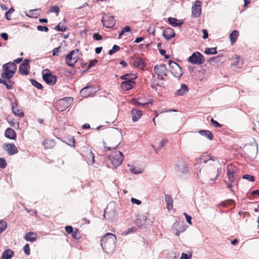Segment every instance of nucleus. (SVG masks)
Returning a JSON list of instances; mask_svg holds the SVG:
<instances>
[{
	"label": "nucleus",
	"mask_w": 259,
	"mask_h": 259,
	"mask_svg": "<svg viewBox=\"0 0 259 259\" xmlns=\"http://www.w3.org/2000/svg\"><path fill=\"white\" fill-rule=\"evenodd\" d=\"M116 242V236L112 233H108L101 239V245L106 253H110L114 250Z\"/></svg>",
	"instance_id": "1"
},
{
	"label": "nucleus",
	"mask_w": 259,
	"mask_h": 259,
	"mask_svg": "<svg viewBox=\"0 0 259 259\" xmlns=\"http://www.w3.org/2000/svg\"><path fill=\"white\" fill-rule=\"evenodd\" d=\"M123 155L120 151H113L108 157L109 160L114 167H117L121 164L123 160Z\"/></svg>",
	"instance_id": "2"
},
{
	"label": "nucleus",
	"mask_w": 259,
	"mask_h": 259,
	"mask_svg": "<svg viewBox=\"0 0 259 259\" xmlns=\"http://www.w3.org/2000/svg\"><path fill=\"white\" fill-rule=\"evenodd\" d=\"M73 102V98L66 97L60 99L56 103V108L58 111H63L69 107Z\"/></svg>",
	"instance_id": "3"
},
{
	"label": "nucleus",
	"mask_w": 259,
	"mask_h": 259,
	"mask_svg": "<svg viewBox=\"0 0 259 259\" xmlns=\"http://www.w3.org/2000/svg\"><path fill=\"white\" fill-rule=\"evenodd\" d=\"M147 213L139 214L135 220L136 224L141 228H146V226L151 225L153 222V219L149 222L147 220Z\"/></svg>",
	"instance_id": "4"
},
{
	"label": "nucleus",
	"mask_w": 259,
	"mask_h": 259,
	"mask_svg": "<svg viewBox=\"0 0 259 259\" xmlns=\"http://www.w3.org/2000/svg\"><path fill=\"white\" fill-rule=\"evenodd\" d=\"M188 61L195 65H201L205 61L204 56L199 52H195L190 56Z\"/></svg>",
	"instance_id": "5"
},
{
	"label": "nucleus",
	"mask_w": 259,
	"mask_h": 259,
	"mask_svg": "<svg viewBox=\"0 0 259 259\" xmlns=\"http://www.w3.org/2000/svg\"><path fill=\"white\" fill-rule=\"evenodd\" d=\"M79 52L78 49L72 50L66 56L65 61L66 64L70 67H73L74 64L77 62L78 57L76 55Z\"/></svg>",
	"instance_id": "6"
},
{
	"label": "nucleus",
	"mask_w": 259,
	"mask_h": 259,
	"mask_svg": "<svg viewBox=\"0 0 259 259\" xmlns=\"http://www.w3.org/2000/svg\"><path fill=\"white\" fill-rule=\"evenodd\" d=\"M168 64L170 67V72L176 77H180L183 75L181 68L176 62L169 61Z\"/></svg>",
	"instance_id": "7"
},
{
	"label": "nucleus",
	"mask_w": 259,
	"mask_h": 259,
	"mask_svg": "<svg viewBox=\"0 0 259 259\" xmlns=\"http://www.w3.org/2000/svg\"><path fill=\"white\" fill-rule=\"evenodd\" d=\"M237 168L235 166L230 164L227 167V175L229 182L231 183H235L236 178L235 176L236 174Z\"/></svg>",
	"instance_id": "8"
},
{
	"label": "nucleus",
	"mask_w": 259,
	"mask_h": 259,
	"mask_svg": "<svg viewBox=\"0 0 259 259\" xmlns=\"http://www.w3.org/2000/svg\"><path fill=\"white\" fill-rule=\"evenodd\" d=\"M42 78L48 84L53 85L56 82V76L52 75L48 69L42 71Z\"/></svg>",
	"instance_id": "9"
},
{
	"label": "nucleus",
	"mask_w": 259,
	"mask_h": 259,
	"mask_svg": "<svg viewBox=\"0 0 259 259\" xmlns=\"http://www.w3.org/2000/svg\"><path fill=\"white\" fill-rule=\"evenodd\" d=\"M131 103L135 105H142L144 106L149 104H152L153 100L151 98H147L146 97H139L137 99H133L131 100Z\"/></svg>",
	"instance_id": "10"
},
{
	"label": "nucleus",
	"mask_w": 259,
	"mask_h": 259,
	"mask_svg": "<svg viewBox=\"0 0 259 259\" xmlns=\"http://www.w3.org/2000/svg\"><path fill=\"white\" fill-rule=\"evenodd\" d=\"M137 77V75H133V77H131L130 79L122 82L120 85L121 89L124 91H128L132 89L135 84L134 80Z\"/></svg>",
	"instance_id": "11"
},
{
	"label": "nucleus",
	"mask_w": 259,
	"mask_h": 259,
	"mask_svg": "<svg viewBox=\"0 0 259 259\" xmlns=\"http://www.w3.org/2000/svg\"><path fill=\"white\" fill-rule=\"evenodd\" d=\"M97 88L94 85H88L82 89L80 91V94L83 97L87 98L97 92Z\"/></svg>",
	"instance_id": "12"
},
{
	"label": "nucleus",
	"mask_w": 259,
	"mask_h": 259,
	"mask_svg": "<svg viewBox=\"0 0 259 259\" xmlns=\"http://www.w3.org/2000/svg\"><path fill=\"white\" fill-rule=\"evenodd\" d=\"M6 64H7L9 69H10V73L9 74L8 73H2L1 76L3 78L10 79L13 76L14 74H15L17 69V66L15 63L13 62H9L6 63Z\"/></svg>",
	"instance_id": "13"
},
{
	"label": "nucleus",
	"mask_w": 259,
	"mask_h": 259,
	"mask_svg": "<svg viewBox=\"0 0 259 259\" xmlns=\"http://www.w3.org/2000/svg\"><path fill=\"white\" fill-rule=\"evenodd\" d=\"M102 22L103 25L107 28H111L115 24L114 18L112 16L104 15L102 19Z\"/></svg>",
	"instance_id": "14"
},
{
	"label": "nucleus",
	"mask_w": 259,
	"mask_h": 259,
	"mask_svg": "<svg viewBox=\"0 0 259 259\" xmlns=\"http://www.w3.org/2000/svg\"><path fill=\"white\" fill-rule=\"evenodd\" d=\"M201 13V3L196 1L192 7V14L193 17L198 18Z\"/></svg>",
	"instance_id": "15"
},
{
	"label": "nucleus",
	"mask_w": 259,
	"mask_h": 259,
	"mask_svg": "<svg viewBox=\"0 0 259 259\" xmlns=\"http://www.w3.org/2000/svg\"><path fill=\"white\" fill-rule=\"evenodd\" d=\"M29 62V60L25 59L24 62L20 64L19 71L21 74L27 75L29 73V65L28 63Z\"/></svg>",
	"instance_id": "16"
},
{
	"label": "nucleus",
	"mask_w": 259,
	"mask_h": 259,
	"mask_svg": "<svg viewBox=\"0 0 259 259\" xmlns=\"http://www.w3.org/2000/svg\"><path fill=\"white\" fill-rule=\"evenodd\" d=\"M3 147L10 155L16 154L18 152L16 147L13 144H4Z\"/></svg>",
	"instance_id": "17"
},
{
	"label": "nucleus",
	"mask_w": 259,
	"mask_h": 259,
	"mask_svg": "<svg viewBox=\"0 0 259 259\" xmlns=\"http://www.w3.org/2000/svg\"><path fill=\"white\" fill-rule=\"evenodd\" d=\"M154 72L159 76H166L167 69L165 65H157L154 68Z\"/></svg>",
	"instance_id": "18"
},
{
	"label": "nucleus",
	"mask_w": 259,
	"mask_h": 259,
	"mask_svg": "<svg viewBox=\"0 0 259 259\" xmlns=\"http://www.w3.org/2000/svg\"><path fill=\"white\" fill-rule=\"evenodd\" d=\"M12 110L13 113L17 116L19 117H23L24 116V114L23 111L18 108V101L15 100V103L12 102Z\"/></svg>",
	"instance_id": "19"
},
{
	"label": "nucleus",
	"mask_w": 259,
	"mask_h": 259,
	"mask_svg": "<svg viewBox=\"0 0 259 259\" xmlns=\"http://www.w3.org/2000/svg\"><path fill=\"white\" fill-rule=\"evenodd\" d=\"M133 65L141 70H144L145 67V63L142 58H136L133 60Z\"/></svg>",
	"instance_id": "20"
},
{
	"label": "nucleus",
	"mask_w": 259,
	"mask_h": 259,
	"mask_svg": "<svg viewBox=\"0 0 259 259\" xmlns=\"http://www.w3.org/2000/svg\"><path fill=\"white\" fill-rule=\"evenodd\" d=\"M162 35L166 40H169L175 37V33L173 29L167 28L163 31Z\"/></svg>",
	"instance_id": "21"
},
{
	"label": "nucleus",
	"mask_w": 259,
	"mask_h": 259,
	"mask_svg": "<svg viewBox=\"0 0 259 259\" xmlns=\"http://www.w3.org/2000/svg\"><path fill=\"white\" fill-rule=\"evenodd\" d=\"M5 135L7 138L12 140H15L17 137L16 132L11 128H8L5 131Z\"/></svg>",
	"instance_id": "22"
},
{
	"label": "nucleus",
	"mask_w": 259,
	"mask_h": 259,
	"mask_svg": "<svg viewBox=\"0 0 259 259\" xmlns=\"http://www.w3.org/2000/svg\"><path fill=\"white\" fill-rule=\"evenodd\" d=\"M131 114L132 116V120L134 122L137 121L141 117L142 113V111L133 109L132 110Z\"/></svg>",
	"instance_id": "23"
},
{
	"label": "nucleus",
	"mask_w": 259,
	"mask_h": 259,
	"mask_svg": "<svg viewBox=\"0 0 259 259\" xmlns=\"http://www.w3.org/2000/svg\"><path fill=\"white\" fill-rule=\"evenodd\" d=\"M168 22L172 26L177 27L181 25L183 23V21L181 20H178L176 18L169 17L168 18Z\"/></svg>",
	"instance_id": "24"
},
{
	"label": "nucleus",
	"mask_w": 259,
	"mask_h": 259,
	"mask_svg": "<svg viewBox=\"0 0 259 259\" xmlns=\"http://www.w3.org/2000/svg\"><path fill=\"white\" fill-rule=\"evenodd\" d=\"M164 199L167 209L169 210L172 209L173 207V199L171 196L168 194H165Z\"/></svg>",
	"instance_id": "25"
},
{
	"label": "nucleus",
	"mask_w": 259,
	"mask_h": 259,
	"mask_svg": "<svg viewBox=\"0 0 259 259\" xmlns=\"http://www.w3.org/2000/svg\"><path fill=\"white\" fill-rule=\"evenodd\" d=\"M189 91V88L187 85L182 84L181 88L177 91L176 94L178 96H183Z\"/></svg>",
	"instance_id": "26"
},
{
	"label": "nucleus",
	"mask_w": 259,
	"mask_h": 259,
	"mask_svg": "<svg viewBox=\"0 0 259 259\" xmlns=\"http://www.w3.org/2000/svg\"><path fill=\"white\" fill-rule=\"evenodd\" d=\"M14 252L10 249H6L4 250L2 255V259H10L14 255Z\"/></svg>",
	"instance_id": "27"
},
{
	"label": "nucleus",
	"mask_w": 259,
	"mask_h": 259,
	"mask_svg": "<svg viewBox=\"0 0 259 259\" xmlns=\"http://www.w3.org/2000/svg\"><path fill=\"white\" fill-rule=\"evenodd\" d=\"M128 166L130 167V171L134 175L141 174L144 171L143 168L136 167L133 165H130L128 164Z\"/></svg>",
	"instance_id": "28"
},
{
	"label": "nucleus",
	"mask_w": 259,
	"mask_h": 259,
	"mask_svg": "<svg viewBox=\"0 0 259 259\" xmlns=\"http://www.w3.org/2000/svg\"><path fill=\"white\" fill-rule=\"evenodd\" d=\"M24 238L26 240L32 242L36 240V234L33 232H30L26 234Z\"/></svg>",
	"instance_id": "29"
},
{
	"label": "nucleus",
	"mask_w": 259,
	"mask_h": 259,
	"mask_svg": "<svg viewBox=\"0 0 259 259\" xmlns=\"http://www.w3.org/2000/svg\"><path fill=\"white\" fill-rule=\"evenodd\" d=\"M198 133L201 136L205 137L210 140H212L213 138V134L209 131L200 130L198 132Z\"/></svg>",
	"instance_id": "30"
},
{
	"label": "nucleus",
	"mask_w": 259,
	"mask_h": 259,
	"mask_svg": "<svg viewBox=\"0 0 259 259\" xmlns=\"http://www.w3.org/2000/svg\"><path fill=\"white\" fill-rule=\"evenodd\" d=\"M239 35L238 31L234 30L230 34V38L231 44H233L236 42L237 36Z\"/></svg>",
	"instance_id": "31"
},
{
	"label": "nucleus",
	"mask_w": 259,
	"mask_h": 259,
	"mask_svg": "<svg viewBox=\"0 0 259 259\" xmlns=\"http://www.w3.org/2000/svg\"><path fill=\"white\" fill-rule=\"evenodd\" d=\"M43 144L46 148L48 149L52 148L55 143L52 140L45 139L43 142Z\"/></svg>",
	"instance_id": "32"
},
{
	"label": "nucleus",
	"mask_w": 259,
	"mask_h": 259,
	"mask_svg": "<svg viewBox=\"0 0 259 259\" xmlns=\"http://www.w3.org/2000/svg\"><path fill=\"white\" fill-rule=\"evenodd\" d=\"M179 170L184 174H187L189 172V167L186 164H183L181 165H179L178 167Z\"/></svg>",
	"instance_id": "33"
},
{
	"label": "nucleus",
	"mask_w": 259,
	"mask_h": 259,
	"mask_svg": "<svg viewBox=\"0 0 259 259\" xmlns=\"http://www.w3.org/2000/svg\"><path fill=\"white\" fill-rule=\"evenodd\" d=\"M40 11V9L30 10L26 14L29 17H35L38 14V12Z\"/></svg>",
	"instance_id": "34"
},
{
	"label": "nucleus",
	"mask_w": 259,
	"mask_h": 259,
	"mask_svg": "<svg viewBox=\"0 0 259 259\" xmlns=\"http://www.w3.org/2000/svg\"><path fill=\"white\" fill-rule=\"evenodd\" d=\"M167 142V139H163L161 141V142H160L159 146L157 148H156L154 146H152V147L154 148L155 151L156 152V153H158V151L159 150H160V149L163 147L165 144Z\"/></svg>",
	"instance_id": "35"
},
{
	"label": "nucleus",
	"mask_w": 259,
	"mask_h": 259,
	"mask_svg": "<svg viewBox=\"0 0 259 259\" xmlns=\"http://www.w3.org/2000/svg\"><path fill=\"white\" fill-rule=\"evenodd\" d=\"M205 53L208 55L217 54L216 48H206L204 51Z\"/></svg>",
	"instance_id": "36"
},
{
	"label": "nucleus",
	"mask_w": 259,
	"mask_h": 259,
	"mask_svg": "<svg viewBox=\"0 0 259 259\" xmlns=\"http://www.w3.org/2000/svg\"><path fill=\"white\" fill-rule=\"evenodd\" d=\"M7 228V222L3 220L0 221V233L4 232L6 229Z\"/></svg>",
	"instance_id": "37"
},
{
	"label": "nucleus",
	"mask_w": 259,
	"mask_h": 259,
	"mask_svg": "<svg viewBox=\"0 0 259 259\" xmlns=\"http://www.w3.org/2000/svg\"><path fill=\"white\" fill-rule=\"evenodd\" d=\"M131 31V27L129 26H126L122 28L121 32L119 34V38H121L122 35L125 34L126 32H128Z\"/></svg>",
	"instance_id": "38"
},
{
	"label": "nucleus",
	"mask_w": 259,
	"mask_h": 259,
	"mask_svg": "<svg viewBox=\"0 0 259 259\" xmlns=\"http://www.w3.org/2000/svg\"><path fill=\"white\" fill-rule=\"evenodd\" d=\"M30 81L31 82V84L36 87L38 89H41L42 88V85L37 82L36 80L34 79H30Z\"/></svg>",
	"instance_id": "39"
},
{
	"label": "nucleus",
	"mask_w": 259,
	"mask_h": 259,
	"mask_svg": "<svg viewBox=\"0 0 259 259\" xmlns=\"http://www.w3.org/2000/svg\"><path fill=\"white\" fill-rule=\"evenodd\" d=\"M94 162H95V160H94V156L93 153L92 152H90L89 153L88 162L90 165H93L94 164Z\"/></svg>",
	"instance_id": "40"
},
{
	"label": "nucleus",
	"mask_w": 259,
	"mask_h": 259,
	"mask_svg": "<svg viewBox=\"0 0 259 259\" xmlns=\"http://www.w3.org/2000/svg\"><path fill=\"white\" fill-rule=\"evenodd\" d=\"M120 47L116 45H114L112 49L109 51L108 54L110 55H112L115 53L117 51L119 50Z\"/></svg>",
	"instance_id": "41"
},
{
	"label": "nucleus",
	"mask_w": 259,
	"mask_h": 259,
	"mask_svg": "<svg viewBox=\"0 0 259 259\" xmlns=\"http://www.w3.org/2000/svg\"><path fill=\"white\" fill-rule=\"evenodd\" d=\"M50 12L56 13L57 15H58L59 12V8L57 6H53L50 7Z\"/></svg>",
	"instance_id": "42"
},
{
	"label": "nucleus",
	"mask_w": 259,
	"mask_h": 259,
	"mask_svg": "<svg viewBox=\"0 0 259 259\" xmlns=\"http://www.w3.org/2000/svg\"><path fill=\"white\" fill-rule=\"evenodd\" d=\"M133 75H136V74H132V73H126L124 75H121L120 76V79L122 80H127V79H130V76L133 77Z\"/></svg>",
	"instance_id": "43"
},
{
	"label": "nucleus",
	"mask_w": 259,
	"mask_h": 259,
	"mask_svg": "<svg viewBox=\"0 0 259 259\" xmlns=\"http://www.w3.org/2000/svg\"><path fill=\"white\" fill-rule=\"evenodd\" d=\"M55 29L57 31H65L66 29V28L64 26H61L60 23H59L58 25L55 26Z\"/></svg>",
	"instance_id": "44"
},
{
	"label": "nucleus",
	"mask_w": 259,
	"mask_h": 259,
	"mask_svg": "<svg viewBox=\"0 0 259 259\" xmlns=\"http://www.w3.org/2000/svg\"><path fill=\"white\" fill-rule=\"evenodd\" d=\"M0 83H3L4 85H6V87L8 90H12L13 89V86L12 85L7 84V82L2 78H0Z\"/></svg>",
	"instance_id": "45"
},
{
	"label": "nucleus",
	"mask_w": 259,
	"mask_h": 259,
	"mask_svg": "<svg viewBox=\"0 0 259 259\" xmlns=\"http://www.w3.org/2000/svg\"><path fill=\"white\" fill-rule=\"evenodd\" d=\"M243 179L248 180L250 182H254V178L253 176L250 175H245L243 176Z\"/></svg>",
	"instance_id": "46"
},
{
	"label": "nucleus",
	"mask_w": 259,
	"mask_h": 259,
	"mask_svg": "<svg viewBox=\"0 0 259 259\" xmlns=\"http://www.w3.org/2000/svg\"><path fill=\"white\" fill-rule=\"evenodd\" d=\"M7 166V162L5 158H0V168H5Z\"/></svg>",
	"instance_id": "47"
},
{
	"label": "nucleus",
	"mask_w": 259,
	"mask_h": 259,
	"mask_svg": "<svg viewBox=\"0 0 259 259\" xmlns=\"http://www.w3.org/2000/svg\"><path fill=\"white\" fill-rule=\"evenodd\" d=\"M233 203H234V202H233V200H228L227 201L222 202L221 204L223 206L226 207V206L229 205H233Z\"/></svg>",
	"instance_id": "48"
},
{
	"label": "nucleus",
	"mask_w": 259,
	"mask_h": 259,
	"mask_svg": "<svg viewBox=\"0 0 259 259\" xmlns=\"http://www.w3.org/2000/svg\"><path fill=\"white\" fill-rule=\"evenodd\" d=\"M23 251L27 255L30 254V250L28 244H26L24 245L23 247Z\"/></svg>",
	"instance_id": "49"
},
{
	"label": "nucleus",
	"mask_w": 259,
	"mask_h": 259,
	"mask_svg": "<svg viewBox=\"0 0 259 259\" xmlns=\"http://www.w3.org/2000/svg\"><path fill=\"white\" fill-rule=\"evenodd\" d=\"M136 230V228L135 227H132L131 228H128L127 230L125 231L123 233L124 235H127L128 234L132 233L135 232Z\"/></svg>",
	"instance_id": "50"
},
{
	"label": "nucleus",
	"mask_w": 259,
	"mask_h": 259,
	"mask_svg": "<svg viewBox=\"0 0 259 259\" xmlns=\"http://www.w3.org/2000/svg\"><path fill=\"white\" fill-rule=\"evenodd\" d=\"M37 29L38 30L40 31L47 32L49 30V29L47 26L41 25H38L37 26Z\"/></svg>",
	"instance_id": "51"
},
{
	"label": "nucleus",
	"mask_w": 259,
	"mask_h": 259,
	"mask_svg": "<svg viewBox=\"0 0 259 259\" xmlns=\"http://www.w3.org/2000/svg\"><path fill=\"white\" fill-rule=\"evenodd\" d=\"M210 121L212 125L215 127H220L222 126V125L220 123H219L218 121L216 120H214L213 118H211L210 119Z\"/></svg>",
	"instance_id": "52"
},
{
	"label": "nucleus",
	"mask_w": 259,
	"mask_h": 259,
	"mask_svg": "<svg viewBox=\"0 0 259 259\" xmlns=\"http://www.w3.org/2000/svg\"><path fill=\"white\" fill-rule=\"evenodd\" d=\"M93 37L96 40H100L102 39V36L98 33H95L93 35Z\"/></svg>",
	"instance_id": "53"
},
{
	"label": "nucleus",
	"mask_w": 259,
	"mask_h": 259,
	"mask_svg": "<svg viewBox=\"0 0 259 259\" xmlns=\"http://www.w3.org/2000/svg\"><path fill=\"white\" fill-rule=\"evenodd\" d=\"M61 51V47H57L54 49L53 51V56H57L59 55Z\"/></svg>",
	"instance_id": "54"
},
{
	"label": "nucleus",
	"mask_w": 259,
	"mask_h": 259,
	"mask_svg": "<svg viewBox=\"0 0 259 259\" xmlns=\"http://www.w3.org/2000/svg\"><path fill=\"white\" fill-rule=\"evenodd\" d=\"M119 144V143H118L117 144H116L115 145L112 146L111 147H107L105 145L106 143H104V146L107 149V150L109 151V150H111V149H116L117 147V146H118Z\"/></svg>",
	"instance_id": "55"
},
{
	"label": "nucleus",
	"mask_w": 259,
	"mask_h": 259,
	"mask_svg": "<svg viewBox=\"0 0 259 259\" xmlns=\"http://www.w3.org/2000/svg\"><path fill=\"white\" fill-rule=\"evenodd\" d=\"M65 231L68 234H71L73 233V229L71 226H67L65 227Z\"/></svg>",
	"instance_id": "56"
},
{
	"label": "nucleus",
	"mask_w": 259,
	"mask_h": 259,
	"mask_svg": "<svg viewBox=\"0 0 259 259\" xmlns=\"http://www.w3.org/2000/svg\"><path fill=\"white\" fill-rule=\"evenodd\" d=\"M3 69L4 70V71L2 73H8L9 74L10 73V69H9L7 64H5L3 66Z\"/></svg>",
	"instance_id": "57"
},
{
	"label": "nucleus",
	"mask_w": 259,
	"mask_h": 259,
	"mask_svg": "<svg viewBox=\"0 0 259 259\" xmlns=\"http://www.w3.org/2000/svg\"><path fill=\"white\" fill-rule=\"evenodd\" d=\"M184 215H185V217L186 218V221L188 222V223L190 224V225L192 224V222H191L192 218H191V217L190 215H189L187 213H186V212L184 213Z\"/></svg>",
	"instance_id": "58"
},
{
	"label": "nucleus",
	"mask_w": 259,
	"mask_h": 259,
	"mask_svg": "<svg viewBox=\"0 0 259 259\" xmlns=\"http://www.w3.org/2000/svg\"><path fill=\"white\" fill-rule=\"evenodd\" d=\"M131 201L133 204H136L137 205H140L142 203L141 201H140L138 199H137L135 198H132L131 199Z\"/></svg>",
	"instance_id": "59"
},
{
	"label": "nucleus",
	"mask_w": 259,
	"mask_h": 259,
	"mask_svg": "<svg viewBox=\"0 0 259 259\" xmlns=\"http://www.w3.org/2000/svg\"><path fill=\"white\" fill-rule=\"evenodd\" d=\"M72 237L75 239L79 238L80 237H79V234L78 232V230H76L75 231L73 232V233H72Z\"/></svg>",
	"instance_id": "60"
},
{
	"label": "nucleus",
	"mask_w": 259,
	"mask_h": 259,
	"mask_svg": "<svg viewBox=\"0 0 259 259\" xmlns=\"http://www.w3.org/2000/svg\"><path fill=\"white\" fill-rule=\"evenodd\" d=\"M97 62H98L97 60H96V59H94L93 61H92L90 62V64L88 65L87 69H90L92 66H94V65H95V64H96Z\"/></svg>",
	"instance_id": "61"
},
{
	"label": "nucleus",
	"mask_w": 259,
	"mask_h": 259,
	"mask_svg": "<svg viewBox=\"0 0 259 259\" xmlns=\"http://www.w3.org/2000/svg\"><path fill=\"white\" fill-rule=\"evenodd\" d=\"M1 36L5 40H7L8 39V35L7 33L3 32L1 34Z\"/></svg>",
	"instance_id": "62"
},
{
	"label": "nucleus",
	"mask_w": 259,
	"mask_h": 259,
	"mask_svg": "<svg viewBox=\"0 0 259 259\" xmlns=\"http://www.w3.org/2000/svg\"><path fill=\"white\" fill-rule=\"evenodd\" d=\"M202 32H203V35L202 36L203 38V39H206L208 37V33H207V31H206V29H203L202 30Z\"/></svg>",
	"instance_id": "63"
},
{
	"label": "nucleus",
	"mask_w": 259,
	"mask_h": 259,
	"mask_svg": "<svg viewBox=\"0 0 259 259\" xmlns=\"http://www.w3.org/2000/svg\"><path fill=\"white\" fill-rule=\"evenodd\" d=\"M188 258H189V256L187 253H185L184 252L182 253L181 256V259H188Z\"/></svg>",
	"instance_id": "64"
}]
</instances>
